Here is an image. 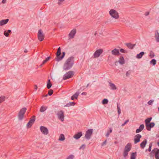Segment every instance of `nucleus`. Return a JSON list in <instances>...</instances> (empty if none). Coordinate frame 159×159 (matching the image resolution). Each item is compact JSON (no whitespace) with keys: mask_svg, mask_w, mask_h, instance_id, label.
<instances>
[{"mask_svg":"<svg viewBox=\"0 0 159 159\" xmlns=\"http://www.w3.org/2000/svg\"><path fill=\"white\" fill-rule=\"evenodd\" d=\"M74 62V57H71L68 58L63 65V70H67L70 69L73 66Z\"/></svg>","mask_w":159,"mask_h":159,"instance_id":"1","label":"nucleus"},{"mask_svg":"<svg viewBox=\"0 0 159 159\" xmlns=\"http://www.w3.org/2000/svg\"><path fill=\"white\" fill-rule=\"evenodd\" d=\"M61 48L59 47L57 49V51L56 54L57 58H56V60L57 61H59L61 60L64 58L65 55V52H62V55L61 57H60V55L61 54Z\"/></svg>","mask_w":159,"mask_h":159,"instance_id":"2","label":"nucleus"},{"mask_svg":"<svg viewBox=\"0 0 159 159\" xmlns=\"http://www.w3.org/2000/svg\"><path fill=\"white\" fill-rule=\"evenodd\" d=\"M109 13L112 17L115 19H118L119 17L118 13L115 10L111 9L109 11Z\"/></svg>","mask_w":159,"mask_h":159,"instance_id":"3","label":"nucleus"},{"mask_svg":"<svg viewBox=\"0 0 159 159\" xmlns=\"http://www.w3.org/2000/svg\"><path fill=\"white\" fill-rule=\"evenodd\" d=\"M74 72L73 71H70L66 72L63 76V79L66 80L72 77L73 76Z\"/></svg>","mask_w":159,"mask_h":159,"instance_id":"4","label":"nucleus"},{"mask_svg":"<svg viewBox=\"0 0 159 159\" xmlns=\"http://www.w3.org/2000/svg\"><path fill=\"white\" fill-rule=\"evenodd\" d=\"M26 110V109L25 108H23L20 110L18 115V118L19 120H21L23 119Z\"/></svg>","mask_w":159,"mask_h":159,"instance_id":"5","label":"nucleus"},{"mask_svg":"<svg viewBox=\"0 0 159 159\" xmlns=\"http://www.w3.org/2000/svg\"><path fill=\"white\" fill-rule=\"evenodd\" d=\"M93 129H89L86 132V134L85 135V138L88 140H89L91 138V137L92 134Z\"/></svg>","mask_w":159,"mask_h":159,"instance_id":"6","label":"nucleus"},{"mask_svg":"<svg viewBox=\"0 0 159 159\" xmlns=\"http://www.w3.org/2000/svg\"><path fill=\"white\" fill-rule=\"evenodd\" d=\"M102 52L103 50L101 49L97 50L93 54V58H96L98 57L102 53Z\"/></svg>","mask_w":159,"mask_h":159,"instance_id":"7","label":"nucleus"},{"mask_svg":"<svg viewBox=\"0 0 159 159\" xmlns=\"http://www.w3.org/2000/svg\"><path fill=\"white\" fill-rule=\"evenodd\" d=\"M35 120V117L33 116L30 120L29 122L26 125L27 128L28 129L30 128L33 124H34Z\"/></svg>","mask_w":159,"mask_h":159,"instance_id":"8","label":"nucleus"},{"mask_svg":"<svg viewBox=\"0 0 159 159\" xmlns=\"http://www.w3.org/2000/svg\"><path fill=\"white\" fill-rule=\"evenodd\" d=\"M40 131L43 134L45 135H47L49 133L48 129L43 126H40Z\"/></svg>","mask_w":159,"mask_h":159,"instance_id":"9","label":"nucleus"},{"mask_svg":"<svg viewBox=\"0 0 159 159\" xmlns=\"http://www.w3.org/2000/svg\"><path fill=\"white\" fill-rule=\"evenodd\" d=\"M152 152L154 154L155 157L156 159H159V149L157 148H154Z\"/></svg>","mask_w":159,"mask_h":159,"instance_id":"10","label":"nucleus"},{"mask_svg":"<svg viewBox=\"0 0 159 159\" xmlns=\"http://www.w3.org/2000/svg\"><path fill=\"white\" fill-rule=\"evenodd\" d=\"M57 115L58 118L60 119L61 121H63L64 120V115L63 112L62 111H61L58 112Z\"/></svg>","mask_w":159,"mask_h":159,"instance_id":"11","label":"nucleus"},{"mask_svg":"<svg viewBox=\"0 0 159 159\" xmlns=\"http://www.w3.org/2000/svg\"><path fill=\"white\" fill-rule=\"evenodd\" d=\"M142 137V136L140 134H137L134 136V143L136 144L140 141V139Z\"/></svg>","mask_w":159,"mask_h":159,"instance_id":"12","label":"nucleus"},{"mask_svg":"<svg viewBox=\"0 0 159 159\" xmlns=\"http://www.w3.org/2000/svg\"><path fill=\"white\" fill-rule=\"evenodd\" d=\"M76 33V30L75 29H73L70 32L69 34V37L70 39L73 38Z\"/></svg>","mask_w":159,"mask_h":159,"instance_id":"13","label":"nucleus"},{"mask_svg":"<svg viewBox=\"0 0 159 159\" xmlns=\"http://www.w3.org/2000/svg\"><path fill=\"white\" fill-rule=\"evenodd\" d=\"M155 125L154 123L153 122L148 123V124H146V127L148 131H150L151 130V128L154 127Z\"/></svg>","mask_w":159,"mask_h":159,"instance_id":"14","label":"nucleus"},{"mask_svg":"<svg viewBox=\"0 0 159 159\" xmlns=\"http://www.w3.org/2000/svg\"><path fill=\"white\" fill-rule=\"evenodd\" d=\"M112 54L115 56H118L120 54L119 50L116 48H114L111 51Z\"/></svg>","mask_w":159,"mask_h":159,"instance_id":"15","label":"nucleus"},{"mask_svg":"<svg viewBox=\"0 0 159 159\" xmlns=\"http://www.w3.org/2000/svg\"><path fill=\"white\" fill-rule=\"evenodd\" d=\"M82 132H78L76 134H75L74 136L73 137L74 138L76 139H79L81 136H82Z\"/></svg>","mask_w":159,"mask_h":159,"instance_id":"16","label":"nucleus"},{"mask_svg":"<svg viewBox=\"0 0 159 159\" xmlns=\"http://www.w3.org/2000/svg\"><path fill=\"white\" fill-rule=\"evenodd\" d=\"M9 21L8 19L2 20H0V26H2L6 24Z\"/></svg>","mask_w":159,"mask_h":159,"instance_id":"17","label":"nucleus"},{"mask_svg":"<svg viewBox=\"0 0 159 159\" xmlns=\"http://www.w3.org/2000/svg\"><path fill=\"white\" fill-rule=\"evenodd\" d=\"M147 143V140L145 139L144 141L142 142L140 144V147L142 149H144Z\"/></svg>","mask_w":159,"mask_h":159,"instance_id":"18","label":"nucleus"},{"mask_svg":"<svg viewBox=\"0 0 159 159\" xmlns=\"http://www.w3.org/2000/svg\"><path fill=\"white\" fill-rule=\"evenodd\" d=\"M156 41L157 42H159V33L157 30L155 31L154 36Z\"/></svg>","mask_w":159,"mask_h":159,"instance_id":"19","label":"nucleus"},{"mask_svg":"<svg viewBox=\"0 0 159 159\" xmlns=\"http://www.w3.org/2000/svg\"><path fill=\"white\" fill-rule=\"evenodd\" d=\"M11 33V30H8L4 31L3 34L6 37H8L10 34Z\"/></svg>","mask_w":159,"mask_h":159,"instance_id":"20","label":"nucleus"},{"mask_svg":"<svg viewBox=\"0 0 159 159\" xmlns=\"http://www.w3.org/2000/svg\"><path fill=\"white\" fill-rule=\"evenodd\" d=\"M131 149V144L130 143H128L125 146L124 150L129 152Z\"/></svg>","mask_w":159,"mask_h":159,"instance_id":"21","label":"nucleus"},{"mask_svg":"<svg viewBox=\"0 0 159 159\" xmlns=\"http://www.w3.org/2000/svg\"><path fill=\"white\" fill-rule=\"evenodd\" d=\"M118 62L121 65L124 64L125 63V60L124 57L122 56L120 57Z\"/></svg>","mask_w":159,"mask_h":159,"instance_id":"22","label":"nucleus"},{"mask_svg":"<svg viewBox=\"0 0 159 159\" xmlns=\"http://www.w3.org/2000/svg\"><path fill=\"white\" fill-rule=\"evenodd\" d=\"M79 93H80L78 92H76L71 97V99L72 100H74L75 98L77 99L78 97Z\"/></svg>","mask_w":159,"mask_h":159,"instance_id":"23","label":"nucleus"},{"mask_svg":"<svg viewBox=\"0 0 159 159\" xmlns=\"http://www.w3.org/2000/svg\"><path fill=\"white\" fill-rule=\"evenodd\" d=\"M109 86L111 87V89L113 90H115L116 89V85L113 83L109 82Z\"/></svg>","mask_w":159,"mask_h":159,"instance_id":"24","label":"nucleus"},{"mask_svg":"<svg viewBox=\"0 0 159 159\" xmlns=\"http://www.w3.org/2000/svg\"><path fill=\"white\" fill-rule=\"evenodd\" d=\"M144 54V52H141L139 54L137 55L136 57L138 59L141 58Z\"/></svg>","mask_w":159,"mask_h":159,"instance_id":"25","label":"nucleus"},{"mask_svg":"<svg viewBox=\"0 0 159 159\" xmlns=\"http://www.w3.org/2000/svg\"><path fill=\"white\" fill-rule=\"evenodd\" d=\"M126 46L129 49H133L135 46V44H133L130 43H127L126 44Z\"/></svg>","mask_w":159,"mask_h":159,"instance_id":"26","label":"nucleus"},{"mask_svg":"<svg viewBox=\"0 0 159 159\" xmlns=\"http://www.w3.org/2000/svg\"><path fill=\"white\" fill-rule=\"evenodd\" d=\"M75 103L74 102H70L67 103L64 106V107H69L75 105Z\"/></svg>","mask_w":159,"mask_h":159,"instance_id":"27","label":"nucleus"},{"mask_svg":"<svg viewBox=\"0 0 159 159\" xmlns=\"http://www.w3.org/2000/svg\"><path fill=\"white\" fill-rule=\"evenodd\" d=\"M65 139V138L64 135L63 134H61L59 138V140L60 141H63Z\"/></svg>","mask_w":159,"mask_h":159,"instance_id":"28","label":"nucleus"},{"mask_svg":"<svg viewBox=\"0 0 159 159\" xmlns=\"http://www.w3.org/2000/svg\"><path fill=\"white\" fill-rule=\"evenodd\" d=\"M44 38V35L40 30V42L43 41Z\"/></svg>","mask_w":159,"mask_h":159,"instance_id":"29","label":"nucleus"},{"mask_svg":"<svg viewBox=\"0 0 159 159\" xmlns=\"http://www.w3.org/2000/svg\"><path fill=\"white\" fill-rule=\"evenodd\" d=\"M47 108V107L43 106L40 107V112L44 111Z\"/></svg>","mask_w":159,"mask_h":159,"instance_id":"30","label":"nucleus"},{"mask_svg":"<svg viewBox=\"0 0 159 159\" xmlns=\"http://www.w3.org/2000/svg\"><path fill=\"white\" fill-rule=\"evenodd\" d=\"M52 85V84L50 82V80L49 79L48 80L47 86L48 89H49L51 87Z\"/></svg>","mask_w":159,"mask_h":159,"instance_id":"31","label":"nucleus"},{"mask_svg":"<svg viewBox=\"0 0 159 159\" xmlns=\"http://www.w3.org/2000/svg\"><path fill=\"white\" fill-rule=\"evenodd\" d=\"M152 119V117H151L148 118L146 119L145 120L146 125V124H148L149 123Z\"/></svg>","mask_w":159,"mask_h":159,"instance_id":"32","label":"nucleus"},{"mask_svg":"<svg viewBox=\"0 0 159 159\" xmlns=\"http://www.w3.org/2000/svg\"><path fill=\"white\" fill-rule=\"evenodd\" d=\"M136 156V152H133L131 155L130 159H135Z\"/></svg>","mask_w":159,"mask_h":159,"instance_id":"33","label":"nucleus"},{"mask_svg":"<svg viewBox=\"0 0 159 159\" xmlns=\"http://www.w3.org/2000/svg\"><path fill=\"white\" fill-rule=\"evenodd\" d=\"M109 131H108L107 132V134L106 135V136L108 137L109 136V135L110 134V133H111L112 132V129L111 128H110L109 129Z\"/></svg>","mask_w":159,"mask_h":159,"instance_id":"34","label":"nucleus"},{"mask_svg":"<svg viewBox=\"0 0 159 159\" xmlns=\"http://www.w3.org/2000/svg\"><path fill=\"white\" fill-rule=\"evenodd\" d=\"M150 63L154 66L156 63V61L155 59H153L150 61Z\"/></svg>","mask_w":159,"mask_h":159,"instance_id":"35","label":"nucleus"},{"mask_svg":"<svg viewBox=\"0 0 159 159\" xmlns=\"http://www.w3.org/2000/svg\"><path fill=\"white\" fill-rule=\"evenodd\" d=\"M108 101L107 99H103L102 101V103L103 104H107L108 103Z\"/></svg>","mask_w":159,"mask_h":159,"instance_id":"36","label":"nucleus"},{"mask_svg":"<svg viewBox=\"0 0 159 159\" xmlns=\"http://www.w3.org/2000/svg\"><path fill=\"white\" fill-rule=\"evenodd\" d=\"M5 98V97L3 96H2L0 97V103L4 101Z\"/></svg>","mask_w":159,"mask_h":159,"instance_id":"37","label":"nucleus"},{"mask_svg":"<svg viewBox=\"0 0 159 159\" xmlns=\"http://www.w3.org/2000/svg\"><path fill=\"white\" fill-rule=\"evenodd\" d=\"M149 56L151 58L154 57L155 56L154 53L152 51H151L150 52Z\"/></svg>","mask_w":159,"mask_h":159,"instance_id":"38","label":"nucleus"},{"mask_svg":"<svg viewBox=\"0 0 159 159\" xmlns=\"http://www.w3.org/2000/svg\"><path fill=\"white\" fill-rule=\"evenodd\" d=\"M128 152H127V151H126L125 150L124 151L123 155L124 157H126L127 156V155L128 154Z\"/></svg>","mask_w":159,"mask_h":159,"instance_id":"39","label":"nucleus"},{"mask_svg":"<svg viewBox=\"0 0 159 159\" xmlns=\"http://www.w3.org/2000/svg\"><path fill=\"white\" fill-rule=\"evenodd\" d=\"M53 92V90L52 89H50L48 92V94L49 96H51Z\"/></svg>","mask_w":159,"mask_h":159,"instance_id":"40","label":"nucleus"},{"mask_svg":"<svg viewBox=\"0 0 159 159\" xmlns=\"http://www.w3.org/2000/svg\"><path fill=\"white\" fill-rule=\"evenodd\" d=\"M48 95L47 94L45 95H44L43 94L42 95V99H43L44 100H46V98L48 96Z\"/></svg>","mask_w":159,"mask_h":159,"instance_id":"41","label":"nucleus"},{"mask_svg":"<svg viewBox=\"0 0 159 159\" xmlns=\"http://www.w3.org/2000/svg\"><path fill=\"white\" fill-rule=\"evenodd\" d=\"M117 109L118 110V114L120 115L121 113V110L119 107L118 106V104H117Z\"/></svg>","mask_w":159,"mask_h":159,"instance_id":"42","label":"nucleus"},{"mask_svg":"<svg viewBox=\"0 0 159 159\" xmlns=\"http://www.w3.org/2000/svg\"><path fill=\"white\" fill-rule=\"evenodd\" d=\"M74 157V155H70L66 159H73Z\"/></svg>","mask_w":159,"mask_h":159,"instance_id":"43","label":"nucleus"},{"mask_svg":"<svg viewBox=\"0 0 159 159\" xmlns=\"http://www.w3.org/2000/svg\"><path fill=\"white\" fill-rule=\"evenodd\" d=\"M120 52L123 53H127V51L125 50H124L123 49L121 48L120 49Z\"/></svg>","mask_w":159,"mask_h":159,"instance_id":"44","label":"nucleus"},{"mask_svg":"<svg viewBox=\"0 0 159 159\" xmlns=\"http://www.w3.org/2000/svg\"><path fill=\"white\" fill-rule=\"evenodd\" d=\"M152 146V143H151L149 144V147L148 149L149 152L151 151Z\"/></svg>","mask_w":159,"mask_h":159,"instance_id":"45","label":"nucleus"},{"mask_svg":"<svg viewBox=\"0 0 159 159\" xmlns=\"http://www.w3.org/2000/svg\"><path fill=\"white\" fill-rule=\"evenodd\" d=\"M144 128V125L143 124L141 125H140L139 128L142 130Z\"/></svg>","mask_w":159,"mask_h":159,"instance_id":"46","label":"nucleus"},{"mask_svg":"<svg viewBox=\"0 0 159 159\" xmlns=\"http://www.w3.org/2000/svg\"><path fill=\"white\" fill-rule=\"evenodd\" d=\"M153 101H154L153 100H150L148 102V103L149 105H152Z\"/></svg>","mask_w":159,"mask_h":159,"instance_id":"47","label":"nucleus"},{"mask_svg":"<svg viewBox=\"0 0 159 159\" xmlns=\"http://www.w3.org/2000/svg\"><path fill=\"white\" fill-rule=\"evenodd\" d=\"M85 147V145L84 144H83L81 145V146L80 147V149H84Z\"/></svg>","mask_w":159,"mask_h":159,"instance_id":"48","label":"nucleus"},{"mask_svg":"<svg viewBox=\"0 0 159 159\" xmlns=\"http://www.w3.org/2000/svg\"><path fill=\"white\" fill-rule=\"evenodd\" d=\"M65 0H59L58 4L59 5H60L62 2H63Z\"/></svg>","mask_w":159,"mask_h":159,"instance_id":"49","label":"nucleus"},{"mask_svg":"<svg viewBox=\"0 0 159 159\" xmlns=\"http://www.w3.org/2000/svg\"><path fill=\"white\" fill-rule=\"evenodd\" d=\"M129 121V120H125V122L123 123V124L121 126H124L127 123H128V122Z\"/></svg>","mask_w":159,"mask_h":159,"instance_id":"50","label":"nucleus"},{"mask_svg":"<svg viewBox=\"0 0 159 159\" xmlns=\"http://www.w3.org/2000/svg\"><path fill=\"white\" fill-rule=\"evenodd\" d=\"M142 130L139 128L137 129L136 130V133H139V132L141 131Z\"/></svg>","mask_w":159,"mask_h":159,"instance_id":"51","label":"nucleus"},{"mask_svg":"<svg viewBox=\"0 0 159 159\" xmlns=\"http://www.w3.org/2000/svg\"><path fill=\"white\" fill-rule=\"evenodd\" d=\"M47 61L45 60L43 61L42 63L40 64V67L42 66L43 64L45 63Z\"/></svg>","mask_w":159,"mask_h":159,"instance_id":"52","label":"nucleus"},{"mask_svg":"<svg viewBox=\"0 0 159 159\" xmlns=\"http://www.w3.org/2000/svg\"><path fill=\"white\" fill-rule=\"evenodd\" d=\"M106 142H107V140H105L102 143V145H101L102 146H103V145H104L106 144Z\"/></svg>","mask_w":159,"mask_h":159,"instance_id":"53","label":"nucleus"},{"mask_svg":"<svg viewBox=\"0 0 159 159\" xmlns=\"http://www.w3.org/2000/svg\"><path fill=\"white\" fill-rule=\"evenodd\" d=\"M50 58H51V57L50 56L48 57H47V58H46V59H45V60L47 61L49 60V59Z\"/></svg>","mask_w":159,"mask_h":159,"instance_id":"54","label":"nucleus"},{"mask_svg":"<svg viewBox=\"0 0 159 159\" xmlns=\"http://www.w3.org/2000/svg\"><path fill=\"white\" fill-rule=\"evenodd\" d=\"M130 75V73H129L128 71H127L126 73V76H129Z\"/></svg>","mask_w":159,"mask_h":159,"instance_id":"55","label":"nucleus"},{"mask_svg":"<svg viewBox=\"0 0 159 159\" xmlns=\"http://www.w3.org/2000/svg\"><path fill=\"white\" fill-rule=\"evenodd\" d=\"M38 39H39L40 38V30H39L38 32Z\"/></svg>","mask_w":159,"mask_h":159,"instance_id":"56","label":"nucleus"},{"mask_svg":"<svg viewBox=\"0 0 159 159\" xmlns=\"http://www.w3.org/2000/svg\"><path fill=\"white\" fill-rule=\"evenodd\" d=\"M149 12H147L145 13V16H147L149 14Z\"/></svg>","mask_w":159,"mask_h":159,"instance_id":"57","label":"nucleus"},{"mask_svg":"<svg viewBox=\"0 0 159 159\" xmlns=\"http://www.w3.org/2000/svg\"><path fill=\"white\" fill-rule=\"evenodd\" d=\"M2 2L3 3H5L6 2V0H3Z\"/></svg>","mask_w":159,"mask_h":159,"instance_id":"58","label":"nucleus"},{"mask_svg":"<svg viewBox=\"0 0 159 159\" xmlns=\"http://www.w3.org/2000/svg\"><path fill=\"white\" fill-rule=\"evenodd\" d=\"M87 94V93L86 92H83L81 93L82 95H86Z\"/></svg>","mask_w":159,"mask_h":159,"instance_id":"59","label":"nucleus"},{"mask_svg":"<svg viewBox=\"0 0 159 159\" xmlns=\"http://www.w3.org/2000/svg\"><path fill=\"white\" fill-rule=\"evenodd\" d=\"M34 88L36 90H37V89L38 88V87H37V85H35L34 86Z\"/></svg>","mask_w":159,"mask_h":159,"instance_id":"60","label":"nucleus"},{"mask_svg":"<svg viewBox=\"0 0 159 159\" xmlns=\"http://www.w3.org/2000/svg\"><path fill=\"white\" fill-rule=\"evenodd\" d=\"M24 52L25 53H27L28 52L27 50L26 49H25V50H24Z\"/></svg>","mask_w":159,"mask_h":159,"instance_id":"61","label":"nucleus"},{"mask_svg":"<svg viewBox=\"0 0 159 159\" xmlns=\"http://www.w3.org/2000/svg\"><path fill=\"white\" fill-rule=\"evenodd\" d=\"M157 145L158 146H159V142H158L157 143Z\"/></svg>","mask_w":159,"mask_h":159,"instance_id":"62","label":"nucleus"},{"mask_svg":"<svg viewBox=\"0 0 159 159\" xmlns=\"http://www.w3.org/2000/svg\"><path fill=\"white\" fill-rule=\"evenodd\" d=\"M89 85V84H88L87 85V86H86V87H87Z\"/></svg>","mask_w":159,"mask_h":159,"instance_id":"63","label":"nucleus"},{"mask_svg":"<svg viewBox=\"0 0 159 159\" xmlns=\"http://www.w3.org/2000/svg\"><path fill=\"white\" fill-rule=\"evenodd\" d=\"M40 54H42V52H40Z\"/></svg>","mask_w":159,"mask_h":159,"instance_id":"64","label":"nucleus"}]
</instances>
